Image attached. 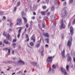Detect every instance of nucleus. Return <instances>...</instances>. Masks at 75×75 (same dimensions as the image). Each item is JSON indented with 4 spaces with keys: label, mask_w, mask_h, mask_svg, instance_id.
I'll use <instances>...</instances> for the list:
<instances>
[{
    "label": "nucleus",
    "mask_w": 75,
    "mask_h": 75,
    "mask_svg": "<svg viewBox=\"0 0 75 75\" xmlns=\"http://www.w3.org/2000/svg\"><path fill=\"white\" fill-rule=\"evenodd\" d=\"M72 41V37H71L69 40L68 41L67 45H68L69 47H70L71 45V42Z\"/></svg>",
    "instance_id": "f257e3e1"
},
{
    "label": "nucleus",
    "mask_w": 75,
    "mask_h": 75,
    "mask_svg": "<svg viewBox=\"0 0 75 75\" xmlns=\"http://www.w3.org/2000/svg\"><path fill=\"white\" fill-rule=\"evenodd\" d=\"M52 57L51 56H50L48 57L46 60V62L48 64H49V62H52Z\"/></svg>",
    "instance_id": "f03ea898"
},
{
    "label": "nucleus",
    "mask_w": 75,
    "mask_h": 75,
    "mask_svg": "<svg viewBox=\"0 0 75 75\" xmlns=\"http://www.w3.org/2000/svg\"><path fill=\"white\" fill-rule=\"evenodd\" d=\"M65 49H63V51H61V54L62 55V58H65Z\"/></svg>",
    "instance_id": "7ed1b4c3"
},
{
    "label": "nucleus",
    "mask_w": 75,
    "mask_h": 75,
    "mask_svg": "<svg viewBox=\"0 0 75 75\" xmlns=\"http://www.w3.org/2000/svg\"><path fill=\"white\" fill-rule=\"evenodd\" d=\"M6 33L5 31H4L3 33V35L4 37H6V39L7 40H9V37L10 36V35L8 34L7 35L6 34Z\"/></svg>",
    "instance_id": "20e7f679"
},
{
    "label": "nucleus",
    "mask_w": 75,
    "mask_h": 75,
    "mask_svg": "<svg viewBox=\"0 0 75 75\" xmlns=\"http://www.w3.org/2000/svg\"><path fill=\"white\" fill-rule=\"evenodd\" d=\"M63 11L64 12L63 14H62V13H61V16L62 18L64 17V16H65L67 15V12L66 10H63Z\"/></svg>",
    "instance_id": "39448f33"
},
{
    "label": "nucleus",
    "mask_w": 75,
    "mask_h": 75,
    "mask_svg": "<svg viewBox=\"0 0 75 75\" xmlns=\"http://www.w3.org/2000/svg\"><path fill=\"white\" fill-rule=\"evenodd\" d=\"M61 71L63 73V74H64V75H67V73L66 72V71H65V69L63 68L62 67H61L60 69Z\"/></svg>",
    "instance_id": "423d86ee"
},
{
    "label": "nucleus",
    "mask_w": 75,
    "mask_h": 75,
    "mask_svg": "<svg viewBox=\"0 0 75 75\" xmlns=\"http://www.w3.org/2000/svg\"><path fill=\"white\" fill-rule=\"evenodd\" d=\"M17 25H20L22 24L21 19H18L17 20Z\"/></svg>",
    "instance_id": "0eeeda50"
},
{
    "label": "nucleus",
    "mask_w": 75,
    "mask_h": 75,
    "mask_svg": "<svg viewBox=\"0 0 75 75\" xmlns=\"http://www.w3.org/2000/svg\"><path fill=\"white\" fill-rule=\"evenodd\" d=\"M61 25L60 26V27L61 28L64 29L65 28V24H64V22L62 21L61 22Z\"/></svg>",
    "instance_id": "6e6552de"
},
{
    "label": "nucleus",
    "mask_w": 75,
    "mask_h": 75,
    "mask_svg": "<svg viewBox=\"0 0 75 75\" xmlns=\"http://www.w3.org/2000/svg\"><path fill=\"white\" fill-rule=\"evenodd\" d=\"M35 35L33 34L31 37L30 39L31 40L33 41L34 42H35Z\"/></svg>",
    "instance_id": "1a4fd4ad"
},
{
    "label": "nucleus",
    "mask_w": 75,
    "mask_h": 75,
    "mask_svg": "<svg viewBox=\"0 0 75 75\" xmlns=\"http://www.w3.org/2000/svg\"><path fill=\"white\" fill-rule=\"evenodd\" d=\"M68 56L67 57V61L68 62H71V61H72V58H71V57L69 56V54H68Z\"/></svg>",
    "instance_id": "9d476101"
},
{
    "label": "nucleus",
    "mask_w": 75,
    "mask_h": 75,
    "mask_svg": "<svg viewBox=\"0 0 75 75\" xmlns=\"http://www.w3.org/2000/svg\"><path fill=\"white\" fill-rule=\"evenodd\" d=\"M70 34L71 35H73V34L74 33V30H73V28L72 27H71L70 28Z\"/></svg>",
    "instance_id": "9b49d317"
},
{
    "label": "nucleus",
    "mask_w": 75,
    "mask_h": 75,
    "mask_svg": "<svg viewBox=\"0 0 75 75\" xmlns=\"http://www.w3.org/2000/svg\"><path fill=\"white\" fill-rule=\"evenodd\" d=\"M41 40L40 39V40L38 42V44H36L35 45V47L36 48H38V47H40V44H41Z\"/></svg>",
    "instance_id": "f8f14e48"
},
{
    "label": "nucleus",
    "mask_w": 75,
    "mask_h": 75,
    "mask_svg": "<svg viewBox=\"0 0 75 75\" xmlns=\"http://www.w3.org/2000/svg\"><path fill=\"white\" fill-rule=\"evenodd\" d=\"M21 28H20L19 30H18V34L17 35V37L18 38H19L20 36V33H21Z\"/></svg>",
    "instance_id": "ddd939ff"
},
{
    "label": "nucleus",
    "mask_w": 75,
    "mask_h": 75,
    "mask_svg": "<svg viewBox=\"0 0 75 75\" xmlns=\"http://www.w3.org/2000/svg\"><path fill=\"white\" fill-rule=\"evenodd\" d=\"M31 64H32V65H33V66H34V67L36 66V67H37V62H31Z\"/></svg>",
    "instance_id": "4468645a"
},
{
    "label": "nucleus",
    "mask_w": 75,
    "mask_h": 75,
    "mask_svg": "<svg viewBox=\"0 0 75 75\" xmlns=\"http://www.w3.org/2000/svg\"><path fill=\"white\" fill-rule=\"evenodd\" d=\"M42 35L44 36V37H50L49 35H48V33H44L42 34Z\"/></svg>",
    "instance_id": "2eb2a0df"
},
{
    "label": "nucleus",
    "mask_w": 75,
    "mask_h": 75,
    "mask_svg": "<svg viewBox=\"0 0 75 75\" xmlns=\"http://www.w3.org/2000/svg\"><path fill=\"white\" fill-rule=\"evenodd\" d=\"M3 50H8V55H10V50L9 49H8L7 48H5L4 49H3Z\"/></svg>",
    "instance_id": "dca6fc26"
},
{
    "label": "nucleus",
    "mask_w": 75,
    "mask_h": 75,
    "mask_svg": "<svg viewBox=\"0 0 75 75\" xmlns=\"http://www.w3.org/2000/svg\"><path fill=\"white\" fill-rule=\"evenodd\" d=\"M4 42L6 44H8L9 45H10V42H9L8 41H7V40H4Z\"/></svg>",
    "instance_id": "f3484780"
},
{
    "label": "nucleus",
    "mask_w": 75,
    "mask_h": 75,
    "mask_svg": "<svg viewBox=\"0 0 75 75\" xmlns=\"http://www.w3.org/2000/svg\"><path fill=\"white\" fill-rule=\"evenodd\" d=\"M19 63H20V64H22L23 65H25V63L23 61L20 60L18 61Z\"/></svg>",
    "instance_id": "a211bd4d"
},
{
    "label": "nucleus",
    "mask_w": 75,
    "mask_h": 75,
    "mask_svg": "<svg viewBox=\"0 0 75 75\" xmlns=\"http://www.w3.org/2000/svg\"><path fill=\"white\" fill-rule=\"evenodd\" d=\"M22 18L23 19L24 21V23H27V18L25 17H22Z\"/></svg>",
    "instance_id": "6ab92c4d"
},
{
    "label": "nucleus",
    "mask_w": 75,
    "mask_h": 75,
    "mask_svg": "<svg viewBox=\"0 0 75 75\" xmlns=\"http://www.w3.org/2000/svg\"><path fill=\"white\" fill-rule=\"evenodd\" d=\"M55 18V16H52V17L51 18V21H52L53 20H54Z\"/></svg>",
    "instance_id": "aec40b11"
},
{
    "label": "nucleus",
    "mask_w": 75,
    "mask_h": 75,
    "mask_svg": "<svg viewBox=\"0 0 75 75\" xmlns=\"http://www.w3.org/2000/svg\"><path fill=\"white\" fill-rule=\"evenodd\" d=\"M14 10H13V13H14L17 10V7L15 6L14 8Z\"/></svg>",
    "instance_id": "412c9836"
},
{
    "label": "nucleus",
    "mask_w": 75,
    "mask_h": 75,
    "mask_svg": "<svg viewBox=\"0 0 75 75\" xmlns=\"http://www.w3.org/2000/svg\"><path fill=\"white\" fill-rule=\"evenodd\" d=\"M69 67V66L67 64L66 67V69H67V71H68Z\"/></svg>",
    "instance_id": "4be33fe9"
},
{
    "label": "nucleus",
    "mask_w": 75,
    "mask_h": 75,
    "mask_svg": "<svg viewBox=\"0 0 75 75\" xmlns=\"http://www.w3.org/2000/svg\"><path fill=\"white\" fill-rule=\"evenodd\" d=\"M21 14L23 16H24L25 15V13H24L23 11H22L21 12Z\"/></svg>",
    "instance_id": "5701e85b"
},
{
    "label": "nucleus",
    "mask_w": 75,
    "mask_h": 75,
    "mask_svg": "<svg viewBox=\"0 0 75 75\" xmlns=\"http://www.w3.org/2000/svg\"><path fill=\"white\" fill-rule=\"evenodd\" d=\"M44 52V50H43L40 52V53L41 54V55H42V56H43L44 55V54H43Z\"/></svg>",
    "instance_id": "b1692460"
},
{
    "label": "nucleus",
    "mask_w": 75,
    "mask_h": 75,
    "mask_svg": "<svg viewBox=\"0 0 75 75\" xmlns=\"http://www.w3.org/2000/svg\"><path fill=\"white\" fill-rule=\"evenodd\" d=\"M54 6H52V7H51V11H53L54 10Z\"/></svg>",
    "instance_id": "393cba45"
},
{
    "label": "nucleus",
    "mask_w": 75,
    "mask_h": 75,
    "mask_svg": "<svg viewBox=\"0 0 75 75\" xmlns=\"http://www.w3.org/2000/svg\"><path fill=\"white\" fill-rule=\"evenodd\" d=\"M73 3V0H69V4H72Z\"/></svg>",
    "instance_id": "a878e982"
},
{
    "label": "nucleus",
    "mask_w": 75,
    "mask_h": 75,
    "mask_svg": "<svg viewBox=\"0 0 75 75\" xmlns=\"http://www.w3.org/2000/svg\"><path fill=\"white\" fill-rule=\"evenodd\" d=\"M54 5H57V0H54Z\"/></svg>",
    "instance_id": "bb28decb"
},
{
    "label": "nucleus",
    "mask_w": 75,
    "mask_h": 75,
    "mask_svg": "<svg viewBox=\"0 0 75 75\" xmlns=\"http://www.w3.org/2000/svg\"><path fill=\"white\" fill-rule=\"evenodd\" d=\"M16 45H17L16 43H12V47H14V46Z\"/></svg>",
    "instance_id": "cd10ccee"
},
{
    "label": "nucleus",
    "mask_w": 75,
    "mask_h": 75,
    "mask_svg": "<svg viewBox=\"0 0 75 75\" xmlns=\"http://www.w3.org/2000/svg\"><path fill=\"white\" fill-rule=\"evenodd\" d=\"M30 46H33L34 45V43L33 42H30Z\"/></svg>",
    "instance_id": "c85d7f7f"
},
{
    "label": "nucleus",
    "mask_w": 75,
    "mask_h": 75,
    "mask_svg": "<svg viewBox=\"0 0 75 75\" xmlns=\"http://www.w3.org/2000/svg\"><path fill=\"white\" fill-rule=\"evenodd\" d=\"M44 19H45V20H46V19H47V20H48V18L47 17V16H45L44 17Z\"/></svg>",
    "instance_id": "c756f323"
},
{
    "label": "nucleus",
    "mask_w": 75,
    "mask_h": 75,
    "mask_svg": "<svg viewBox=\"0 0 75 75\" xmlns=\"http://www.w3.org/2000/svg\"><path fill=\"white\" fill-rule=\"evenodd\" d=\"M41 14L42 15H45V12L44 11L41 12Z\"/></svg>",
    "instance_id": "7c9ffc66"
},
{
    "label": "nucleus",
    "mask_w": 75,
    "mask_h": 75,
    "mask_svg": "<svg viewBox=\"0 0 75 75\" xmlns=\"http://www.w3.org/2000/svg\"><path fill=\"white\" fill-rule=\"evenodd\" d=\"M52 67L53 69H55L56 68V66H55L53 64L52 66Z\"/></svg>",
    "instance_id": "2f4dec72"
},
{
    "label": "nucleus",
    "mask_w": 75,
    "mask_h": 75,
    "mask_svg": "<svg viewBox=\"0 0 75 75\" xmlns=\"http://www.w3.org/2000/svg\"><path fill=\"white\" fill-rule=\"evenodd\" d=\"M20 4V1H18V4L17 5V6H19Z\"/></svg>",
    "instance_id": "473e14b6"
},
{
    "label": "nucleus",
    "mask_w": 75,
    "mask_h": 75,
    "mask_svg": "<svg viewBox=\"0 0 75 75\" xmlns=\"http://www.w3.org/2000/svg\"><path fill=\"white\" fill-rule=\"evenodd\" d=\"M25 26L26 28H28L29 26V25H28V24L26 23L25 25Z\"/></svg>",
    "instance_id": "72a5a7b5"
},
{
    "label": "nucleus",
    "mask_w": 75,
    "mask_h": 75,
    "mask_svg": "<svg viewBox=\"0 0 75 75\" xmlns=\"http://www.w3.org/2000/svg\"><path fill=\"white\" fill-rule=\"evenodd\" d=\"M46 8L47 6H44L42 7V8H43V9H45Z\"/></svg>",
    "instance_id": "f704fd0d"
},
{
    "label": "nucleus",
    "mask_w": 75,
    "mask_h": 75,
    "mask_svg": "<svg viewBox=\"0 0 75 75\" xmlns=\"http://www.w3.org/2000/svg\"><path fill=\"white\" fill-rule=\"evenodd\" d=\"M29 41V38H27V40L25 41V42H28Z\"/></svg>",
    "instance_id": "c9c22d12"
},
{
    "label": "nucleus",
    "mask_w": 75,
    "mask_h": 75,
    "mask_svg": "<svg viewBox=\"0 0 75 75\" xmlns=\"http://www.w3.org/2000/svg\"><path fill=\"white\" fill-rule=\"evenodd\" d=\"M46 40L47 42V43H49V39L48 38H47L45 39Z\"/></svg>",
    "instance_id": "e433bc0d"
},
{
    "label": "nucleus",
    "mask_w": 75,
    "mask_h": 75,
    "mask_svg": "<svg viewBox=\"0 0 75 75\" xmlns=\"http://www.w3.org/2000/svg\"><path fill=\"white\" fill-rule=\"evenodd\" d=\"M4 13V12L3 11H0V14H3Z\"/></svg>",
    "instance_id": "4c0bfd02"
},
{
    "label": "nucleus",
    "mask_w": 75,
    "mask_h": 75,
    "mask_svg": "<svg viewBox=\"0 0 75 75\" xmlns=\"http://www.w3.org/2000/svg\"><path fill=\"white\" fill-rule=\"evenodd\" d=\"M17 41L16 39H14L13 40L12 42H16Z\"/></svg>",
    "instance_id": "58836bf2"
},
{
    "label": "nucleus",
    "mask_w": 75,
    "mask_h": 75,
    "mask_svg": "<svg viewBox=\"0 0 75 75\" xmlns=\"http://www.w3.org/2000/svg\"><path fill=\"white\" fill-rule=\"evenodd\" d=\"M71 25V22L70 21L68 25V27H70Z\"/></svg>",
    "instance_id": "ea45409f"
},
{
    "label": "nucleus",
    "mask_w": 75,
    "mask_h": 75,
    "mask_svg": "<svg viewBox=\"0 0 75 75\" xmlns=\"http://www.w3.org/2000/svg\"><path fill=\"white\" fill-rule=\"evenodd\" d=\"M12 31V29H10L8 30V32L9 33H10V32H11Z\"/></svg>",
    "instance_id": "a19ab883"
},
{
    "label": "nucleus",
    "mask_w": 75,
    "mask_h": 75,
    "mask_svg": "<svg viewBox=\"0 0 75 75\" xmlns=\"http://www.w3.org/2000/svg\"><path fill=\"white\" fill-rule=\"evenodd\" d=\"M51 67H50L49 68V70L48 72V73H50V71H51Z\"/></svg>",
    "instance_id": "79ce46f5"
},
{
    "label": "nucleus",
    "mask_w": 75,
    "mask_h": 75,
    "mask_svg": "<svg viewBox=\"0 0 75 75\" xmlns=\"http://www.w3.org/2000/svg\"><path fill=\"white\" fill-rule=\"evenodd\" d=\"M20 73H21V74H22V71H19L17 74H20Z\"/></svg>",
    "instance_id": "37998d69"
},
{
    "label": "nucleus",
    "mask_w": 75,
    "mask_h": 75,
    "mask_svg": "<svg viewBox=\"0 0 75 75\" xmlns=\"http://www.w3.org/2000/svg\"><path fill=\"white\" fill-rule=\"evenodd\" d=\"M67 4V3L66 2H64V3H63V6H65Z\"/></svg>",
    "instance_id": "c03bdc74"
},
{
    "label": "nucleus",
    "mask_w": 75,
    "mask_h": 75,
    "mask_svg": "<svg viewBox=\"0 0 75 75\" xmlns=\"http://www.w3.org/2000/svg\"><path fill=\"white\" fill-rule=\"evenodd\" d=\"M3 18L4 20H6V17L5 16H3Z\"/></svg>",
    "instance_id": "a18cd8bd"
},
{
    "label": "nucleus",
    "mask_w": 75,
    "mask_h": 75,
    "mask_svg": "<svg viewBox=\"0 0 75 75\" xmlns=\"http://www.w3.org/2000/svg\"><path fill=\"white\" fill-rule=\"evenodd\" d=\"M10 26L11 27V26L12 25H13V23H11V22H10Z\"/></svg>",
    "instance_id": "49530a36"
},
{
    "label": "nucleus",
    "mask_w": 75,
    "mask_h": 75,
    "mask_svg": "<svg viewBox=\"0 0 75 75\" xmlns=\"http://www.w3.org/2000/svg\"><path fill=\"white\" fill-rule=\"evenodd\" d=\"M25 37L26 38H28V35H26Z\"/></svg>",
    "instance_id": "de8ad7c7"
},
{
    "label": "nucleus",
    "mask_w": 75,
    "mask_h": 75,
    "mask_svg": "<svg viewBox=\"0 0 75 75\" xmlns=\"http://www.w3.org/2000/svg\"><path fill=\"white\" fill-rule=\"evenodd\" d=\"M42 27L43 28H44V27H45V25H44V24H42Z\"/></svg>",
    "instance_id": "09e8293b"
},
{
    "label": "nucleus",
    "mask_w": 75,
    "mask_h": 75,
    "mask_svg": "<svg viewBox=\"0 0 75 75\" xmlns=\"http://www.w3.org/2000/svg\"><path fill=\"white\" fill-rule=\"evenodd\" d=\"M26 31H27V28H25V30H24V32L25 33L26 32Z\"/></svg>",
    "instance_id": "8fccbe9b"
},
{
    "label": "nucleus",
    "mask_w": 75,
    "mask_h": 75,
    "mask_svg": "<svg viewBox=\"0 0 75 75\" xmlns=\"http://www.w3.org/2000/svg\"><path fill=\"white\" fill-rule=\"evenodd\" d=\"M53 27H55L56 26V24L55 23L53 25Z\"/></svg>",
    "instance_id": "3c124183"
},
{
    "label": "nucleus",
    "mask_w": 75,
    "mask_h": 75,
    "mask_svg": "<svg viewBox=\"0 0 75 75\" xmlns=\"http://www.w3.org/2000/svg\"><path fill=\"white\" fill-rule=\"evenodd\" d=\"M50 13L48 12L47 13V16H50Z\"/></svg>",
    "instance_id": "603ef678"
},
{
    "label": "nucleus",
    "mask_w": 75,
    "mask_h": 75,
    "mask_svg": "<svg viewBox=\"0 0 75 75\" xmlns=\"http://www.w3.org/2000/svg\"><path fill=\"white\" fill-rule=\"evenodd\" d=\"M46 3L47 4H48V2H49V0H46Z\"/></svg>",
    "instance_id": "864d4df0"
},
{
    "label": "nucleus",
    "mask_w": 75,
    "mask_h": 75,
    "mask_svg": "<svg viewBox=\"0 0 75 75\" xmlns=\"http://www.w3.org/2000/svg\"><path fill=\"white\" fill-rule=\"evenodd\" d=\"M32 19H33V20H34L35 19V17L34 16L32 17Z\"/></svg>",
    "instance_id": "5fc2aeb1"
},
{
    "label": "nucleus",
    "mask_w": 75,
    "mask_h": 75,
    "mask_svg": "<svg viewBox=\"0 0 75 75\" xmlns=\"http://www.w3.org/2000/svg\"><path fill=\"white\" fill-rule=\"evenodd\" d=\"M73 61H74V62L75 63V57L73 58Z\"/></svg>",
    "instance_id": "6e6d98bb"
},
{
    "label": "nucleus",
    "mask_w": 75,
    "mask_h": 75,
    "mask_svg": "<svg viewBox=\"0 0 75 75\" xmlns=\"http://www.w3.org/2000/svg\"><path fill=\"white\" fill-rule=\"evenodd\" d=\"M12 54H14V50H13L12 51Z\"/></svg>",
    "instance_id": "4d7b16f0"
},
{
    "label": "nucleus",
    "mask_w": 75,
    "mask_h": 75,
    "mask_svg": "<svg viewBox=\"0 0 75 75\" xmlns=\"http://www.w3.org/2000/svg\"><path fill=\"white\" fill-rule=\"evenodd\" d=\"M41 0H38L37 1V3H39L40 1Z\"/></svg>",
    "instance_id": "13d9d810"
},
{
    "label": "nucleus",
    "mask_w": 75,
    "mask_h": 75,
    "mask_svg": "<svg viewBox=\"0 0 75 75\" xmlns=\"http://www.w3.org/2000/svg\"><path fill=\"white\" fill-rule=\"evenodd\" d=\"M33 15H35L36 14V13H35V12H33Z\"/></svg>",
    "instance_id": "bf43d9fd"
},
{
    "label": "nucleus",
    "mask_w": 75,
    "mask_h": 75,
    "mask_svg": "<svg viewBox=\"0 0 75 75\" xmlns=\"http://www.w3.org/2000/svg\"><path fill=\"white\" fill-rule=\"evenodd\" d=\"M2 45V42H0V45Z\"/></svg>",
    "instance_id": "052dcab7"
},
{
    "label": "nucleus",
    "mask_w": 75,
    "mask_h": 75,
    "mask_svg": "<svg viewBox=\"0 0 75 75\" xmlns=\"http://www.w3.org/2000/svg\"><path fill=\"white\" fill-rule=\"evenodd\" d=\"M38 23H40V22H41V21L40 20H38Z\"/></svg>",
    "instance_id": "680f3d73"
},
{
    "label": "nucleus",
    "mask_w": 75,
    "mask_h": 75,
    "mask_svg": "<svg viewBox=\"0 0 75 75\" xmlns=\"http://www.w3.org/2000/svg\"><path fill=\"white\" fill-rule=\"evenodd\" d=\"M25 11H27V8H25Z\"/></svg>",
    "instance_id": "e2e57ef3"
},
{
    "label": "nucleus",
    "mask_w": 75,
    "mask_h": 75,
    "mask_svg": "<svg viewBox=\"0 0 75 75\" xmlns=\"http://www.w3.org/2000/svg\"><path fill=\"white\" fill-rule=\"evenodd\" d=\"M45 47H48V45H45Z\"/></svg>",
    "instance_id": "0e129e2a"
},
{
    "label": "nucleus",
    "mask_w": 75,
    "mask_h": 75,
    "mask_svg": "<svg viewBox=\"0 0 75 75\" xmlns=\"http://www.w3.org/2000/svg\"><path fill=\"white\" fill-rule=\"evenodd\" d=\"M14 74H15V73H13L12 74V75H13Z\"/></svg>",
    "instance_id": "69168bd1"
},
{
    "label": "nucleus",
    "mask_w": 75,
    "mask_h": 75,
    "mask_svg": "<svg viewBox=\"0 0 75 75\" xmlns=\"http://www.w3.org/2000/svg\"><path fill=\"white\" fill-rule=\"evenodd\" d=\"M24 73H25V72H27V71H26V70H25L24 71Z\"/></svg>",
    "instance_id": "338daca9"
},
{
    "label": "nucleus",
    "mask_w": 75,
    "mask_h": 75,
    "mask_svg": "<svg viewBox=\"0 0 75 75\" xmlns=\"http://www.w3.org/2000/svg\"><path fill=\"white\" fill-rule=\"evenodd\" d=\"M25 32H24L23 33V35H24V34H25Z\"/></svg>",
    "instance_id": "774afa93"
}]
</instances>
